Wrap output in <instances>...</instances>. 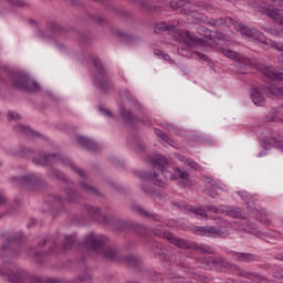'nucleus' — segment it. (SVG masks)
Here are the masks:
<instances>
[{
    "label": "nucleus",
    "mask_w": 283,
    "mask_h": 283,
    "mask_svg": "<svg viewBox=\"0 0 283 283\" xmlns=\"http://www.w3.org/2000/svg\"><path fill=\"white\" fill-rule=\"evenodd\" d=\"M242 277H247V280H262V275L258 274L256 272H247L243 271L240 273Z\"/></svg>",
    "instance_id": "obj_30"
},
{
    "label": "nucleus",
    "mask_w": 283,
    "mask_h": 283,
    "mask_svg": "<svg viewBox=\"0 0 283 283\" xmlns=\"http://www.w3.org/2000/svg\"><path fill=\"white\" fill-rule=\"evenodd\" d=\"M136 6H139L140 8H146L150 12H160L158 7H151L149 6V2L147 0H132Z\"/></svg>",
    "instance_id": "obj_24"
},
{
    "label": "nucleus",
    "mask_w": 283,
    "mask_h": 283,
    "mask_svg": "<svg viewBox=\"0 0 283 283\" xmlns=\"http://www.w3.org/2000/svg\"><path fill=\"white\" fill-rule=\"evenodd\" d=\"M41 255H43V252H34L33 258L36 262H42Z\"/></svg>",
    "instance_id": "obj_49"
},
{
    "label": "nucleus",
    "mask_w": 283,
    "mask_h": 283,
    "mask_svg": "<svg viewBox=\"0 0 283 283\" xmlns=\"http://www.w3.org/2000/svg\"><path fill=\"white\" fill-rule=\"evenodd\" d=\"M178 178L181 187H191V176L186 170L178 169Z\"/></svg>",
    "instance_id": "obj_19"
},
{
    "label": "nucleus",
    "mask_w": 283,
    "mask_h": 283,
    "mask_svg": "<svg viewBox=\"0 0 283 283\" xmlns=\"http://www.w3.org/2000/svg\"><path fill=\"white\" fill-rule=\"evenodd\" d=\"M153 172H143L139 178L142 180H151L158 187L165 185V180H176V174L169 170V160L163 155H155L150 159Z\"/></svg>",
    "instance_id": "obj_4"
},
{
    "label": "nucleus",
    "mask_w": 283,
    "mask_h": 283,
    "mask_svg": "<svg viewBox=\"0 0 283 283\" xmlns=\"http://www.w3.org/2000/svg\"><path fill=\"white\" fill-rule=\"evenodd\" d=\"M11 182L18 187H23L24 189L33 190L35 187L41 185V179L36 175H24L21 178L12 177Z\"/></svg>",
    "instance_id": "obj_10"
},
{
    "label": "nucleus",
    "mask_w": 283,
    "mask_h": 283,
    "mask_svg": "<svg viewBox=\"0 0 283 283\" xmlns=\"http://www.w3.org/2000/svg\"><path fill=\"white\" fill-rule=\"evenodd\" d=\"M274 275H275V277H277L279 280H283V270L276 271Z\"/></svg>",
    "instance_id": "obj_53"
},
{
    "label": "nucleus",
    "mask_w": 283,
    "mask_h": 283,
    "mask_svg": "<svg viewBox=\"0 0 283 283\" xmlns=\"http://www.w3.org/2000/svg\"><path fill=\"white\" fill-rule=\"evenodd\" d=\"M217 21L219 22L218 28H220L221 25H226L227 28H229V25L233 23V20L231 18H220Z\"/></svg>",
    "instance_id": "obj_36"
},
{
    "label": "nucleus",
    "mask_w": 283,
    "mask_h": 283,
    "mask_svg": "<svg viewBox=\"0 0 283 283\" xmlns=\"http://www.w3.org/2000/svg\"><path fill=\"white\" fill-rule=\"evenodd\" d=\"M98 111L104 115L107 116L108 118H112V111L104 108L103 106L98 107Z\"/></svg>",
    "instance_id": "obj_45"
},
{
    "label": "nucleus",
    "mask_w": 283,
    "mask_h": 283,
    "mask_svg": "<svg viewBox=\"0 0 283 283\" xmlns=\"http://www.w3.org/2000/svg\"><path fill=\"white\" fill-rule=\"evenodd\" d=\"M103 21L102 18H97V22L101 23Z\"/></svg>",
    "instance_id": "obj_61"
},
{
    "label": "nucleus",
    "mask_w": 283,
    "mask_h": 283,
    "mask_svg": "<svg viewBox=\"0 0 283 283\" xmlns=\"http://www.w3.org/2000/svg\"><path fill=\"white\" fill-rule=\"evenodd\" d=\"M238 32L250 39V41H259V43H264V33L258 31V29H251L244 24H239L237 28Z\"/></svg>",
    "instance_id": "obj_11"
},
{
    "label": "nucleus",
    "mask_w": 283,
    "mask_h": 283,
    "mask_svg": "<svg viewBox=\"0 0 283 283\" xmlns=\"http://www.w3.org/2000/svg\"><path fill=\"white\" fill-rule=\"evenodd\" d=\"M178 6H185V3H190L191 0H178Z\"/></svg>",
    "instance_id": "obj_56"
},
{
    "label": "nucleus",
    "mask_w": 283,
    "mask_h": 283,
    "mask_svg": "<svg viewBox=\"0 0 283 283\" xmlns=\"http://www.w3.org/2000/svg\"><path fill=\"white\" fill-rule=\"evenodd\" d=\"M155 134L158 136L164 143H169V137L160 129L155 128Z\"/></svg>",
    "instance_id": "obj_37"
},
{
    "label": "nucleus",
    "mask_w": 283,
    "mask_h": 283,
    "mask_svg": "<svg viewBox=\"0 0 283 283\" xmlns=\"http://www.w3.org/2000/svg\"><path fill=\"white\" fill-rule=\"evenodd\" d=\"M21 118V115H19V113L12 112L10 111L8 113V119L9 120H19Z\"/></svg>",
    "instance_id": "obj_43"
},
{
    "label": "nucleus",
    "mask_w": 283,
    "mask_h": 283,
    "mask_svg": "<svg viewBox=\"0 0 283 283\" xmlns=\"http://www.w3.org/2000/svg\"><path fill=\"white\" fill-rule=\"evenodd\" d=\"M6 202H8V199H6V196L3 195V192L0 191V207L1 205H6Z\"/></svg>",
    "instance_id": "obj_51"
},
{
    "label": "nucleus",
    "mask_w": 283,
    "mask_h": 283,
    "mask_svg": "<svg viewBox=\"0 0 283 283\" xmlns=\"http://www.w3.org/2000/svg\"><path fill=\"white\" fill-rule=\"evenodd\" d=\"M239 196H241L242 200H244L245 202L249 200V193L247 192L239 193Z\"/></svg>",
    "instance_id": "obj_54"
},
{
    "label": "nucleus",
    "mask_w": 283,
    "mask_h": 283,
    "mask_svg": "<svg viewBox=\"0 0 283 283\" xmlns=\"http://www.w3.org/2000/svg\"><path fill=\"white\" fill-rule=\"evenodd\" d=\"M66 199L63 200L61 196H54L53 200L56 205H60L61 209H65V205L71 202H78V199L81 198V195L76 192V190H72V188H66L65 190Z\"/></svg>",
    "instance_id": "obj_12"
},
{
    "label": "nucleus",
    "mask_w": 283,
    "mask_h": 283,
    "mask_svg": "<svg viewBox=\"0 0 283 283\" xmlns=\"http://www.w3.org/2000/svg\"><path fill=\"white\" fill-rule=\"evenodd\" d=\"M181 271L182 273H188V275H192L195 280L196 277H198V274H193V270H191V268L181 266Z\"/></svg>",
    "instance_id": "obj_46"
},
{
    "label": "nucleus",
    "mask_w": 283,
    "mask_h": 283,
    "mask_svg": "<svg viewBox=\"0 0 283 283\" xmlns=\"http://www.w3.org/2000/svg\"><path fill=\"white\" fill-rule=\"evenodd\" d=\"M14 130L18 132V134H24L25 136H30V134H32L30 126L23 124H17L14 126Z\"/></svg>",
    "instance_id": "obj_28"
},
{
    "label": "nucleus",
    "mask_w": 283,
    "mask_h": 283,
    "mask_svg": "<svg viewBox=\"0 0 283 283\" xmlns=\"http://www.w3.org/2000/svg\"><path fill=\"white\" fill-rule=\"evenodd\" d=\"M201 8H207V4L202 3V4H201Z\"/></svg>",
    "instance_id": "obj_62"
},
{
    "label": "nucleus",
    "mask_w": 283,
    "mask_h": 283,
    "mask_svg": "<svg viewBox=\"0 0 283 283\" xmlns=\"http://www.w3.org/2000/svg\"><path fill=\"white\" fill-rule=\"evenodd\" d=\"M49 174L50 176H53V178H57V180H64V182H67V178H65V175L61 170L51 168Z\"/></svg>",
    "instance_id": "obj_29"
},
{
    "label": "nucleus",
    "mask_w": 283,
    "mask_h": 283,
    "mask_svg": "<svg viewBox=\"0 0 283 283\" xmlns=\"http://www.w3.org/2000/svg\"><path fill=\"white\" fill-rule=\"evenodd\" d=\"M273 48H275V50H279V52H282L279 55V62L281 63V66H279V71L275 70V67L273 66H260L258 65V60L249 59L231 50L219 49V52L223 54V56H227L228 59H231V61H234L241 72H244L247 67H258V70H260V72L263 74V76H265V78H268V81H283V43L273 42Z\"/></svg>",
    "instance_id": "obj_1"
},
{
    "label": "nucleus",
    "mask_w": 283,
    "mask_h": 283,
    "mask_svg": "<svg viewBox=\"0 0 283 283\" xmlns=\"http://www.w3.org/2000/svg\"><path fill=\"white\" fill-rule=\"evenodd\" d=\"M130 209H132V211H134V213H137L138 216H144V218H154V214H151L150 212L144 210L138 205L130 206Z\"/></svg>",
    "instance_id": "obj_25"
},
{
    "label": "nucleus",
    "mask_w": 283,
    "mask_h": 283,
    "mask_svg": "<svg viewBox=\"0 0 283 283\" xmlns=\"http://www.w3.org/2000/svg\"><path fill=\"white\" fill-rule=\"evenodd\" d=\"M218 24H219V22H218V20H209L208 21V25H216V27H218Z\"/></svg>",
    "instance_id": "obj_55"
},
{
    "label": "nucleus",
    "mask_w": 283,
    "mask_h": 283,
    "mask_svg": "<svg viewBox=\"0 0 283 283\" xmlns=\"http://www.w3.org/2000/svg\"><path fill=\"white\" fill-rule=\"evenodd\" d=\"M55 281L54 280H49V283H54Z\"/></svg>",
    "instance_id": "obj_63"
},
{
    "label": "nucleus",
    "mask_w": 283,
    "mask_h": 283,
    "mask_svg": "<svg viewBox=\"0 0 283 283\" xmlns=\"http://www.w3.org/2000/svg\"><path fill=\"white\" fill-rule=\"evenodd\" d=\"M120 116L124 118L125 123H129V125H134L135 123L142 122L138 119V116L134 115L132 111L125 109V107H122L120 111Z\"/></svg>",
    "instance_id": "obj_18"
},
{
    "label": "nucleus",
    "mask_w": 283,
    "mask_h": 283,
    "mask_svg": "<svg viewBox=\"0 0 283 283\" xmlns=\"http://www.w3.org/2000/svg\"><path fill=\"white\" fill-rule=\"evenodd\" d=\"M277 260H282L283 261V256H277Z\"/></svg>",
    "instance_id": "obj_64"
},
{
    "label": "nucleus",
    "mask_w": 283,
    "mask_h": 283,
    "mask_svg": "<svg viewBox=\"0 0 283 283\" xmlns=\"http://www.w3.org/2000/svg\"><path fill=\"white\" fill-rule=\"evenodd\" d=\"M192 232L195 233V235H203L206 238H211V235H218V233H220V230L211 226H196L192 229Z\"/></svg>",
    "instance_id": "obj_15"
},
{
    "label": "nucleus",
    "mask_w": 283,
    "mask_h": 283,
    "mask_svg": "<svg viewBox=\"0 0 283 283\" xmlns=\"http://www.w3.org/2000/svg\"><path fill=\"white\" fill-rule=\"evenodd\" d=\"M40 140H48V137L43 136V137L40 138Z\"/></svg>",
    "instance_id": "obj_60"
},
{
    "label": "nucleus",
    "mask_w": 283,
    "mask_h": 283,
    "mask_svg": "<svg viewBox=\"0 0 283 283\" xmlns=\"http://www.w3.org/2000/svg\"><path fill=\"white\" fill-rule=\"evenodd\" d=\"M190 211L195 213V216H199L200 218H207V210L202 208H191L189 207Z\"/></svg>",
    "instance_id": "obj_33"
},
{
    "label": "nucleus",
    "mask_w": 283,
    "mask_h": 283,
    "mask_svg": "<svg viewBox=\"0 0 283 283\" xmlns=\"http://www.w3.org/2000/svg\"><path fill=\"white\" fill-rule=\"evenodd\" d=\"M75 138H76L77 143H92V140H94V139H92L85 135H81V134H77L75 136Z\"/></svg>",
    "instance_id": "obj_39"
},
{
    "label": "nucleus",
    "mask_w": 283,
    "mask_h": 283,
    "mask_svg": "<svg viewBox=\"0 0 283 283\" xmlns=\"http://www.w3.org/2000/svg\"><path fill=\"white\" fill-rule=\"evenodd\" d=\"M142 190L144 191V193H147L148 196H150V193H154V190L147 186H143Z\"/></svg>",
    "instance_id": "obj_50"
},
{
    "label": "nucleus",
    "mask_w": 283,
    "mask_h": 283,
    "mask_svg": "<svg viewBox=\"0 0 283 283\" xmlns=\"http://www.w3.org/2000/svg\"><path fill=\"white\" fill-rule=\"evenodd\" d=\"M261 140L262 143H283V139L277 137V135L264 136Z\"/></svg>",
    "instance_id": "obj_32"
},
{
    "label": "nucleus",
    "mask_w": 283,
    "mask_h": 283,
    "mask_svg": "<svg viewBox=\"0 0 283 283\" xmlns=\"http://www.w3.org/2000/svg\"><path fill=\"white\" fill-rule=\"evenodd\" d=\"M230 218H242V213L238 209H231L228 211Z\"/></svg>",
    "instance_id": "obj_42"
},
{
    "label": "nucleus",
    "mask_w": 283,
    "mask_h": 283,
    "mask_svg": "<svg viewBox=\"0 0 283 283\" xmlns=\"http://www.w3.org/2000/svg\"><path fill=\"white\" fill-rule=\"evenodd\" d=\"M8 279L12 283H43V279L41 276L30 275L21 268L12 269L8 273Z\"/></svg>",
    "instance_id": "obj_9"
},
{
    "label": "nucleus",
    "mask_w": 283,
    "mask_h": 283,
    "mask_svg": "<svg viewBox=\"0 0 283 283\" xmlns=\"http://www.w3.org/2000/svg\"><path fill=\"white\" fill-rule=\"evenodd\" d=\"M264 94H271V88L254 87L251 92L254 105H262L264 103Z\"/></svg>",
    "instance_id": "obj_16"
},
{
    "label": "nucleus",
    "mask_w": 283,
    "mask_h": 283,
    "mask_svg": "<svg viewBox=\"0 0 283 283\" xmlns=\"http://www.w3.org/2000/svg\"><path fill=\"white\" fill-rule=\"evenodd\" d=\"M180 13H181V14H187V10L181 9V10H180Z\"/></svg>",
    "instance_id": "obj_59"
},
{
    "label": "nucleus",
    "mask_w": 283,
    "mask_h": 283,
    "mask_svg": "<svg viewBox=\"0 0 283 283\" xmlns=\"http://www.w3.org/2000/svg\"><path fill=\"white\" fill-rule=\"evenodd\" d=\"M84 216L92 220H97V222H102L103 224H114L115 229L118 231H123V229H127V227H129V223L125 220L103 214L98 207L84 206Z\"/></svg>",
    "instance_id": "obj_6"
},
{
    "label": "nucleus",
    "mask_w": 283,
    "mask_h": 283,
    "mask_svg": "<svg viewBox=\"0 0 283 283\" xmlns=\"http://www.w3.org/2000/svg\"><path fill=\"white\" fill-rule=\"evenodd\" d=\"M192 249H193V251H200V253H208V254L213 253V248L211 245H207L205 243H202V244L195 243V244H192Z\"/></svg>",
    "instance_id": "obj_23"
},
{
    "label": "nucleus",
    "mask_w": 283,
    "mask_h": 283,
    "mask_svg": "<svg viewBox=\"0 0 283 283\" xmlns=\"http://www.w3.org/2000/svg\"><path fill=\"white\" fill-rule=\"evenodd\" d=\"M94 67H95V83L98 85L99 90L103 92H109L113 87L112 82L107 77V72L105 71V67L103 66V63H101V60L95 59L94 60Z\"/></svg>",
    "instance_id": "obj_8"
},
{
    "label": "nucleus",
    "mask_w": 283,
    "mask_h": 283,
    "mask_svg": "<svg viewBox=\"0 0 283 283\" xmlns=\"http://www.w3.org/2000/svg\"><path fill=\"white\" fill-rule=\"evenodd\" d=\"M157 56H161L164 59V61H170L171 60V56H169V54L163 52V51H159L157 53Z\"/></svg>",
    "instance_id": "obj_48"
},
{
    "label": "nucleus",
    "mask_w": 283,
    "mask_h": 283,
    "mask_svg": "<svg viewBox=\"0 0 283 283\" xmlns=\"http://www.w3.org/2000/svg\"><path fill=\"white\" fill-rule=\"evenodd\" d=\"M180 163H184L187 167H190V169H195L196 171H200L202 167L200 165L191 159L185 158V156H179Z\"/></svg>",
    "instance_id": "obj_22"
},
{
    "label": "nucleus",
    "mask_w": 283,
    "mask_h": 283,
    "mask_svg": "<svg viewBox=\"0 0 283 283\" xmlns=\"http://www.w3.org/2000/svg\"><path fill=\"white\" fill-rule=\"evenodd\" d=\"M244 231H247L248 233H252L254 235L258 234V230L255 229L254 224H247Z\"/></svg>",
    "instance_id": "obj_44"
},
{
    "label": "nucleus",
    "mask_w": 283,
    "mask_h": 283,
    "mask_svg": "<svg viewBox=\"0 0 283 283\" xmlns=\"http://www.w3.org/2000/svg\"><path fill=\"white\" fill-rule=\"evenodd\" d=\"M153 282H155V283H165V282H163V275L161 274H154L153 275Z\"/></svg>",
    "instance_id": "obj_47"
},
{
    "label": "nucleus",
    "mask_w": 283,
    "mask_h": 283,
    "mask_svg": "<svg viewBox=\"0 0 283 283\" xmlns=\"http://www.w3.org/2000/svg\"><path fill=\"white\" fill-rule=\"evenodd\" d=\"M133 105H135V107L140 108V103H138V101L136 99L133 101Z\"/></svg>",
    "instance_id": "obj_58"
},
{
    "label": "nucleus",
    "mask_w": 283,
    "mask_h": 283,
    "mask_svg": "<svg viewBox=\"0 0 283 283\" xmlns=\"http://www.w3.org/2000/svg\"><path fill=\"white\" fill-rule=\"evenodd\" d=\"M157 235H159V238H165V240H168L170 244L178 247V239L171 232L159 231Z\"/></svg>",
    "instance_id": "obj_21"
},
{
    "label": "nucleus",
    "mask_w": 283,
    "mask_h": 283,
    "mask_svg": "<svg viewBox=\"0 0 283 283\" xmlns=\"http://www.w3.org/2000/svg\"><path fill=\"white\" fill-rule=\"evenodd\" d=\"M232 258L237 262H255L258 260L254 254L244 252H232Z\"/></svg>",
    "instance_id": "obj_17"
},
{
    "label": "nucleus",
    "mask_w": 283,
    "mask_h": 283,
    "mask_svg": "<svg viewBox=\"0 0 283 283\" xmlns=\"http://www.w3.org/2000/svg\"><path fill=\"white\" fill-rule=\"evenodd\" d=\"M132 148L135 149V151H137V154H143V151H145V144L135 143V144H133Z\"/></svg>",
    "instance_id": "obj_38"
},
{
    "label": "nucleus",
    "mask_w": 283,
    "mask_h": 283,
    "mask_svg": "<svg viewBox=\"0 0 283 283\" xmlns=\"http://www.w3.org/2000/svg\"><path fill=\"white\" fill-rule=\"evenodd\" d=\"M203 182L211 185V187H216V189H224V187H222V185L219 181L211 177H203Z\"/></svg>",
    "instance_id": "obj_31"
},
{
    "label": "nucleus",
    "mask_w": 283,
    "mask_h": 283,
    "mask_svg": "<svg viewBox=\"0 0 283 283\" xmlns=\"http://www.w3.org/2000/svg\"><path fill=\"white\" fill-rule=\"evenodd\" d=\"M10 6H13L14 8H23L25 6V1L23 0H7Z\"/></svg>",
    "instance_id": "obj_40"
},
{
    "label": "nucleus",
    "mask_w": 283,
    "mask_h": 283,
    "mask_svg": "<svg viewBox=\"0 0 283 283\" xmlns=\"http://www.w3.org/2000/svg\"><path fill=\"white\" fill-rule=\"evenodd\" d=\"M3 73L11 78L15 90H22L23 92H39L41 90L39 83L30 78V75L25 72H14L6 67Z\"/></svg>",
    "instance_id": "obj_5"
},
{
    "label": "nucleus",
    "mask_w": 283,
    "mask_h": 283,
    "mask_svg": "<svg viewBox=\"0 0 283 283\" xmlns=\"http://www.w3.org/2000/svg\"><path fill=\"white\" fill-rule=\"evenodd\" d=\"M21 238H23V233L18 232L13 235H11L8 240L7 243H4V249H8L10 247V244H17L20 242Z\"/></svg>",
    "instance_id": "obj_26"
},
{
    "label": "nucleus",
    "mask_w": 283,
    "mask_h": 283,
    "mask_svg": "<svg viewBox=\"0 0 283 283\" xmlns=\"http://www.w3.org/2000/svg\"><path fill=\"white\" fill-rule=\"evenodd\" d=\"M50 163H62V165H66L67 167H70L73 171H75V174H77V176H80V189L84 193H90L91 196H98V189H96V187L87 181V176L85 175V172L81 170V168L74 166L70 158L59 154L36 155L33 157V164L38 167H44V165H48Z\"/></svg>",
    "instance_id": "obj_3"
},
{
    "label": "nucleus",
    "mask_w": 283,
    "mask_h": 283,
    "mask_svg": "<svg viewBox=\"0 0 283 283\" xmlns=\"http://www.w3.org/2000/svg\"><path fill=\"white\" fill-rule=\"evenodd\" d=\"M283 0H264L263 6L261 7L262 12L269 17V19H272L273 21H277L279 25L280 22L283 20V10L277 9L282 8Z\"/></svg>",
    "instance_id": "obj_7"
},
{
    "label": "nucleus",
    "mask_w": 283,
    "mask_h": 283,
    "mask_svg": "<svg viewBox=\"0 0 283 283\" xmlns=\"http://www.w3.org/2000/svg\"><path fill=\"white\" fill-rule=\"evenodd\" d=\"M76 242V233H73L71 235H65L64 237V243H63V249L67 251L70 247H72Z\"/></svg>",
    "instance_id": "obj_27"
},
{
    "label": "nucleus",
    "mask_w": 283,
    "mask_h": 283,
    "mask_svg": "<svg viewBox=\"0 0 283 283\" xmlns=\"http://www.w3.org/2000/svg\"><path fill=\"white\" fill-rule=\"evenodd\" d=\"M169 34L174 39H178V27L176 24L159 22L155 25V34Z\"/></svg>",
    "instance_id": "obj_14"
},
{
    "label": "nucleus",
    "mask_w": 283,
    "mask_h": 283,
    "mask_svg": "<svg viewBox=\"0 0 283 283\" xmlns=\"http://www.w3.org/2000/svg\"><path fill=\"white\" fill-rule=\"evenodd\" d=\"M210 262H212L213 264H219L220 266H223L224 269H229V266H231V264L227 261H224V259H210Z\"/></svg>",
    "instance_id": "obj_35"
},
{
    "label": "nucleus",
    "mask_w": 283,
    "mask_h": 283,
    "mask_svg": "<svg viewBox=\"0 0 283 283\" xmlns=\"http://www.w3.org/2000/svg\"><path fill=\"white\" fill-rule=\"evenodd\" d=\"M178 42H179V44L185 43V45L195 46V48L206 44V42L202 38H196L191 34H189L188 31L179 32Z\"/></svg>",
    "instance_id": "obj_13"
},
{
    "label": "nucleus",
    "mask_w": 283,
    "mask_h": 283,
    "mask_svg": "<svg viewBox=\"0 0 283 283\" xmlns=\"http://www.w3.org/2000/svg\"><path fill=\"white\" fill-rule=\"evenodd\" d=\"M170 8L172 10H178V1H176V0L170 1Z\"/></svg>",
    "instance_id": "obj_52"
},
{
    "label": "nucleus",
    "mask_w": 283,
    "mask_h": 283,
    "mask_svg": "<svg viewBox=\"0 0 283 283\" xmlns=\"http://www.w3.org/2000/svg\"><path fill=\"white\" fill-rule=\"evenodd\" d=\"M270 94H272V96H283V86L270 88Z\"/></svg>",
    "instance_id": "obj_41"
},
{
    "label": "nucleus",
    "mask_w": 283,
    "mask_h": 283,
    "mask_svg": "<svg viewBox=\"0 0 283 283\" xmlns=\"http://www.w3.org/2000/svg\"><path fill=\"white\" fill-rule=\"evenodd\" d=\"M193 244L189 241H185V239H179L178 240V247L179 249H193Z\"/></svg>",
    "instance_id": "obj_34"
},
{
    "label": "nucleus",
    "mask_w": 283,
    "mask_h": 283,
    "mask_svg": "<svg viewBox=\"0 0 283 283\" xmlns=\"http://www.w3.org/2000/svg\"><path fill=\"white\" fill-rule=\"evenodd\" d=\"M107 239L103 234H94L90 233L84 239V244L91 251H95V253H99L103 255L104 260H108V262H126L128 266L136 268L140 264V259L128 255L122 256L120 251L113 247H106Z\"/></svg>",
    "instance_id": "obj_2"
},
{
    "label": "nucleus",
    "mask_w": 283,
    "mask_h": 283,
    "mask_svg": "<svg viewBox=\"0 0 283 283\" xmlns=\"http://www.w3.org/2000/svg\"><path fill=\"white\" fill-rule=\"evenodd\" d=\"M197 55L200 56V59H202L203 61H208L207 55L200 53H197Z\"/></svg>",
    "instance_id": "obj_57"
},
{
    "label": "nucleus",
    "mask_w": 283,
    "mask_h": 283,
    "mask_svg": "<svg viewBox=\"0 0 283 283\" xmlns=\"http://www.w3.org/2000/svg\"><path fill=\"white\" fill-rule=\"evenodd\" d=\"M78 147L84 151H91V154H96V151H98V144L96 143H80Z\"/></svg>",
    "instance_id": "obj_20"
}]
</instances>
